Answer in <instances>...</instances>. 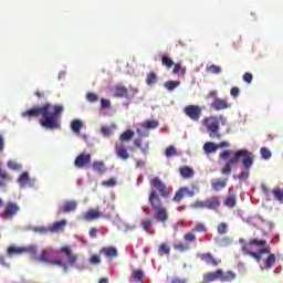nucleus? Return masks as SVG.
<instances>
[{"instance_id": "obj_1", "label": "nucleus", "mask_w": 283, "mask_h": 283, "mask_svg": "<svg viewBox=\"0 0 283 283\" xmlns=\"http://www.w3.org/2000/svg\"><path fill=\"white\" fill-rule=\"evenodd\" d=\"M150 186L153 188L148 196V202L154 212V218L156 219V222L166 224L167 220H169V212L167 211V208L163 206V199L160 198H169L171 196V188H167V185L158 177L150 180Z\"/></svg>"}, {"instance_id": "obj_2", "label": "nucleus", "mask_w": 283, "mask_h": 283, "mask_svg": "<svg viewBox=\"0 0 283 283\" xmlns=\"http://www.w3.org/2000/svg\"><path fill=\"white\" fill-rule=\"evenodd\" d=\"M63 114V105H52L50 103H45L39 107H32L21 113L22 118H39L42 116L40 120L41 127L45 129H61V123H59V118H61Z\"/></svg>"}, {"instance_id": "obj_3", "label": "nucleus", "mask_w": 283, "mask_h": 283, "mask_svg": "<svg viewBox=\"0 0 283 283\" xmlns=\"http://www.w3.org/2000/svg\"><path fill=\"white\" fill-rule=\"evenodd\" d=\"M242 163L243 170L238 175V180L240 182H244V180H249V176L251 175V168L253 167V160H255V155L249 151L248 149H239L234 151L233 156L223 165L221 168V174L223 176H229L233 170V165H238V163Z\"/></svg>"}, {"instance_id": "obj_4", "label": "nucleus", "mask_w": 283, "mask_h": 283, "mask_svg": "<svg viewBox=\"0 0 283 283\" xmlns=\"http://www.w3.org/2000/svg\"><path fill=\"white\" fill-rule=\"evenodd\" d=\"M202 125H205L210 138H222L220 134V118H218V116L205 117Z\"/></svg>"}, {"instance_id": "obj_5", "label": "nucleus", "mask_w": 283, "mask_h": 283, "mask_svg": "<svg viewBox=\"0 0 283 283\" xmlns=\"http://www.w3.org/2000/svg\"><path fill=\"white\" fill-rule=\"evenodd\" d=\"M184 114H186L190 120L198 123L200 116H202V107L199 105H188L184 108Z\"/></svg>"}, {"instance_id": "obj_6", "label": "nucleus", "mask_w": 283, "mask_h": 283, "mask_svg": "<svg viewBox=\"0 0 283 283\" xmlns=\"http://www.w3.org/2000/svg\"><path fill=\"white\" fill-rule=\"evenodd\" d=\"M239 243L241 245V251L249 252V250H253V247H264L266 244V240L254 238L247 242L244 239H239Z\"/></svg>"}, {"instance_id": "obj_7", "label": "nucleus", "mask_w": 283, "mask_h": 283, "mask_svg": "<svg viewBox=\"0 0 283 283\" xmlns=\"http://www.w3.org/2000/svg\"><path fill=\"white\" fill-rule=\"evenodd\" d=\"M19 213V205L9 201L6 205L4 210L0 213V218H7L9 220H12L14 216Z\"/></svg>"}, {"instance_id": "obj_8", "label": "nucleus", "mask_w": 283, "mask_h": 283, "mask_svg": "<svg viewBox=\"0 0 283 283\" xmlns=\"http://www.w3.org/2000/svg\"><path fill=\"white\" fill-rule=\"evenodd\" d=\"M88 165H92V155L82 153L75 158L74 166L77 169H84Z\"/></svg>"}, {"instance_id": "obj_9", "label": "nucleus", "mask_w": 283, "mask_h": 283, "mask_svg": "<svg viewBox=\"0 0 283 283\" xmlns=\"http://www.w3.org/2000/svg\"><path fill=\"white\" fill-rule=\"evenodd\" d=\"M115 154L117 158H120V160H127L129 158V151L127 150V146L123 143H116L115 144Z\"/></svg>"}, {"instance_id": "obj_10", "label": "nucleus", "mask_w": 283, "mask_h": 283, "mask_svg": "<svg viewBox=\"0 0 283 283\" xmlns=\"http://www.w3.org/2000/svg\"><path fill=\"white\" fill-rule=\"evenodd\" d=\"M220 205H222V202L218 196H212L206 199V209H209L210 211H218Z\"/></svg>"}, {"instance_id": "obj_11", "label": "nucleus", "mask_w": 283, "mask_h": 283, "mask_svg": "<svg viewBox=\"0 0 283 283\" xmlns=\"http://www.w3.org/2000/svg\"><path fill=\"white\" fill-rule=\"evenodd\" d=\"M61 253H64L67 258V262L71 266H74L76 264V261L78 260V255L72 253V248L71 247H62L61 248Z\"/></svg>"}, {"instance_id": "obj_12", "label": "nucleus", "mask_w": 283, "mask_h": 283, "mask_svg": "<svg viewBox=\"0 0 283 283\" xmlns=\"http://www.w3.org/2000/svg\"><path fill=\"white\" fill-rule=\"evenodd\" d=\"M211 107L213 109H216V112H220V109H229V107H231V104H229V102H227V99L217 97L211 103Z\"/></svg>"}, {"instance_id": "obj_13", "label": "nucleus", "mask_w": 283, "mask_h": 283, "mask_svg": "<svg viewBox=\"0 0 283 283\" xmlns=\"http://www.w3.org/2000/svg\"><path fill=\"white\" fill-rule=\"evenodd\" d=\"M199 258L202 262H206V264H211L212 266H218V264L222 262L221 260H216L212 253H203L200 254Z\"/></svg>"}, {"instance_id": "obj_14", "label": "nucleus", "mask_w": 283, "mask_h": 283, "mask_svg": "<svg viewBox=\"0 0 283 283\" xmlns=\"http://www.w3.org/2000/svg\"><path fill=\"white\" fill-rule=\"evenodd\" d=\"M102 217H103V213L96 209H91L87 212H85L83 216L86 222H92V220H98V218H102Z\"/></svg>"}, {"instance_id": "obj_15", "label": "nucleus", "mask_w": 283, "mask_h": 283, "mask_svg": "<svg viewBox=\"0 0 283 283\" xmlns=\"http://www.w3.org/2000/svg\"><path fill=\"white\" fill-rule=\"evenodd\" d=\"M101 255H105V258H118V250L114 247H105L99 250Z\"/></svg>"}, {"instance_id": "obj_16", "label": "nucleus", "mask_w": 283, "mask_h": 283, "mask_svg": "<svg viewBox=\"0 0 283 283\" xmlns=\"http://www.w3.org/2000/svg\"><path fill=\"white\" fill-rule=\"evenodd\" d=\"M133 143L137 149H140L142 154H144L145 156H147V154H149V142H146L143 145V139L136 138V139H134Z\"/></svg>"}, {"instance_id": "obj_17", "label": "nucleus", "mask_w": 283, "mask_h": 283, "mask_svg": "<svg viewBox=\"0 0 283 283\" xmlns=\"http://www.w3.org/2000/svg\"><path fill=\"white\" fill-rule=\"evenodd\" d=\"M223 205L228 209H233L238 205V197L235 196V193H229L226 197Z\"/></svg>"}, {"instance_id": "obj_18", "label": "nucleus", "mask_w": 283, "mask_h": 283, "mask_svg": "<svg viewBox=\"0 0 283 283\" xmlns=\"http://www.w3.org/2000/svg\"><path fill=\"white\" fill-rule=\"evenodd\" d=\"M220 275H219V280L220 282H233V280H235L237 274L233 271H222L220 270Z\"/></svg>"}, {"instance_id": "obj_19", "label": "nucleus", "mask_w": 283, "mask_h": 283, "mask_svg": "<svg viewBox=\"0 0 283 283\" xmlns=\"http://www.w3.org/2000/svg\"><path fill=\"white\" fill-rule=\"evenodd\" d=\"M227 180L228 179H213L211 181V189H213V191H222V189H224V187H227Z\"/></svg>"}, {"instance_id": "obj_20", "label": "nucleus", "mask_w": 283, "mask_h": 283, "mask_svg": "<svg viewBox=\"0 0 283 283\" xmlns=\"http://www.w3.org/2000/svg\"><path fill=\"white\" fill-rule=\"evenodd\" d=\"M128 95H129V90H127V87L123 85L115 86L114 96L116 98H127Z\"/></svg>"}, {"instance_id": "obj_21", "label": "nucleus", "mask_w": 283, "mask_h": 283, "mask_svg": "<svg viewBox=\"0 0 283 283\" xmlns=\"http://www.w3.org/2000/svg\"><path fill=\"white\" fill-rule=\"evenodd\" d=\"M179 174L181 178L189 179V178H193V174L196 172L193 171V168L189 166H182L179 168Z\"/></svg>"}, {"instance_id": "obj_22", "label": "nucleus", "mask_w": 283, "mask_h": 283, "mask_svg": "<svg viewBox=\"0 0 283 283\" xmlns=\"http://www.w3.org/2000/svg\"><path fill=\"white\" fill-rule=\"evenodd\" d=\"M160 122L156 120V119H148L145 120L144 123L140 124V127L143 129H157V127H159Z\"/></svg>"}, {"instance_id": "obj_23", "label": "nucleus", "mask_w": 283, "mask_h": 283, "mask_svg": "<svg viewBox=\"0 0 283 283\" xmlns=\"http://www.w3.org/2000/svg\"><path fill=\"white\" fill-rule=\"evenodd\" d=\"M76 207H78V203H76V201H66L61 208V211L62 213H70L72 211H76Z\"/></svg>"}, {"instance_id": "obj_24", "label": "nucleus", "mask_w": 283, "mask_h": 283, "mask_svg": "<svg viewBox=\"0 0 283 283\" xmlns=\"http://www.w3.org/2000/svg\"><path fill=\"white\" fill-rule=\"evenodd\" d=\"M50 255H52V250L51 249H44L42 250L40 256H39V262H42L43 264H50Z\"/></svg>"}, {"instance_id": "obj_25", "label": "nucleus", "mask_w": 283, "mask_h": 283, "mask_svg": "<svg viewBox=\"0 0 283 283\" xmlns=\"http://www.w3.org/2000/svg\"><path fill=\"white\" fill-rule=\"evenodd\" d=\"M65 224H67L65 220L54 222L52 226L49 227V231L50 233H57V231H61L63 227H65Z\"/></svg>"}, {"instance_id": "obj_26", "label": "nucleus", "mask_w": 283, "mask_h": 283, "mask_svg": "<svg viewBox=\"0 0 283 283\" xmlns=\"http://www.w3.org/2000/svg\"><path fill=\"white\" fill-rule=\"evenodd\" d=\"M71 129L73 134H81V129H83V122L81 119H73L71 122Z\"/></svg>"}, {"instance_id": "obj_27", "label": "nucleus", "mask_w": 283, "mask_h": 283, "mask_svg": "<svg viewBox=\"0 0 283 283\" xmlns=\"http://www.w3.org/2000/svg\"><path fill=\"white\" fill-rule=\"evenodd\" d=\"M203 151L205 154H216V151H218V144L213 142H207L203 145Z\"/></svg>"}, {"instance_id": "obj_28", "label": "nucleus", "mask_w": 283, "mask_h": 283, "mask_svg": "<svg viewBox=\"0 0 283 283\" xmlns=\"http://www.w3.org/2000/svg\"><path fill=\"white\" fill-rule=\"evenodd\" d=\"M23 253V248L10 245L7 250V255L9 258H12L13 255H22Z\"/></svg>"}, {"instance_id": "obj_29", "label": "nucleus", "mask_w": 283, "mask_h": 283, "mask_svg": "<svg viewBox=\"0 0 283 283\" xmlns=\"http://www.w3.org/2000/svg\"><path fill=\"white\" fill-rule=\"evenodd\" d=\"M132 138H134V132L132 129H127L119 136V143H129Z\"/></svg>"}, {"instance_id": "obj_30", "label": "nucleus", "mask_w": 283, "mask_h": 283, "mask_svg": "<svg viewBox=\"0 0 283 283\" xmlns=\"http://www.w3.org/2000/svg\"><path fill=\"white\" fill-rule=\"evenodd\" d=\"M154 224V221L151 219H143L140 221V227L144 229V231H146L147 233H154V231H151V227Z\"/></svg>"}, {"instance_id": "obj_31", "label": "nucleus", "mask_w": 283, "mask_h": 283, "mask_svg": "<svg viewBox=\"0 0 283 283\" xmlns=\"http://www.w3.org/2000/svg\"><path fill=\"white\" fill-rule=\"evenodd\" d=\"M92 167L94 171H97V174H105V171H107V168H105V163L103 161H94Z\"/></svg>"}, {"instance_id": "obj_32", "label": "nucleus", "mask_w": 283, "mask_h": 283, "mask_svg": "<svg viewBox=\"0 0 283 283\" xmlns=\"http://www.w3.org/2000/svg\"><path fill=\"white\" fill-rule=\"evenodd\" d=\"M156 83H158V75L156 74V72H149L146 75V84L151 86L156 85Z\"/></svg>"}, {"instance_id": "obj_33", "label": "nucleus", "mask_w": 283, "mask_h": 283, "mask_svg": "<svg viewBox=\"0 0 283 283\" xmlns=\"http://www.w3.org/2000/svg\"><path fill=\"white\" fill-rule=\"evenodd\" d=\"M161 65H164V67H167V70H171V67H174L175 63H174V60H171V57H169V55L164 54V55H161Z\"/></svg>"}, {"instance_id": "obj_34", "label": "nucleus", "mask_w": 283, "mask_h": 283, "mask_svg": "<svg viewBox=\"0 0 283 283\" xmlns=\"http://www.w3.org/2000/svg\"><path fill=\"white\" fill-rule=\"evenodd\" d=\"M4 180H12V177L8 175V172L0 168V189H3L6 187Z\"/></svg>"}, {"instance_id": "obj_35", "label": "nucleus", "mask_w": 283, "mask_h": 283, "mask_svg": "<svg viewBox=\"0 0 283 283\" xmlns=\"http://www.w3.org/2000/svg\"><path fill=\"white\" fill-rule=\"evenodd\" d=\"M169 253H171V247L167 243H161L158 248V255L163 258V255H169Z\"/></svg>"}, {"instance_id": "obj_36", "label": "nucleus", "mask_w": 283, "mask_h": 283, "mask_svg": "<svg viewBox=\"0 0 283 283\" xmlns=\"http://www.w3.org/2000/svg\"><path fill=\"white\" fill-rule=\"evenodd\" d=\"M132 277L135 282H143L145 279V272H143V270H134L132 272Z\"/></svg>"}, {"instance_id": "obj_37", "label": "nucleus", "mask_w": 283, "mask_h": 283, "mask_svg": "<svg viewBox=\"0 0 283 283\" xmlns=\"http://www.w3.org/2000/svg\"><path fill=\"white\" fill-rule=\"evenodd\" d=\"M112 129H116L115 124H113L111 127L109 126H102L101 127L102 136H104L105 138H109V136H112Z\"/></svg>"}, {"instance_id": "obj_38", "label": "nucleus", "mask_w": 283, "mask_h": 283, "mask_svg": "<svg viewBox=\"0 0 283 283\" xmlns=\"http://www.w3.org/2000/svg\"><path fill=\"white\" fill-rule=\"evenodd\" d=\"M49 264H51V266H62V269L67 272V264L64 263L61 259H53L49 261Z\"/></svg>"}, {"instance_id": "obj_39", "label": "nucleus", "mask_w": 283, "mask_h": 283, "mask_svg": "<svg viewBox=\"0 0 283 283\" xmlns=\"http://www.w3.org/2000/svg\"><path fill=\"white\" fill-rule=\"evenodd\" d=\"M206 70L209 72V74H220L222 72V67L216 64L207 65Z\"/></svg>"}, {"instance_id": "obj_40", "label": "nucleus", "mask_w": 283, "mask_h": 283, "mask_svg": "<svg viewBox=\"0 0 283 283\" xmlns=\"http://www.w3.org/2000/svg\"><path fill=\"white\" fill-rule=\"evenodd\" d=\"M275 264V254H270L264 261V269H271Z\"/></svg>"}, {"instance_id": "obj_41", "label": "nucleus", "mask_w": 283, "mask_h": 283, "mask_svg": "<svg viewBox=\"0 0 283 283\" xmlns=\"http://www.w3.org/2000/svg\"><path fill=\"white\" fill-rule=\"evenodd\" d=\"M178 85H180V81H168L165 83V87L169 92H174V90H176V87H178Z\"/></svg>"}, {"instance_id": "obj_42", "label": "nucleus", "mask_w": 283, "mask_h": 283, "mask_svg": "<svg viewBox=\"0 0 283 283\" xmlns=\"http://www.w3.org/2000/svg\"><path fill=\"white\" fill-rule=\"evenodd\" d=\"M18 182L19 185H21L22 187L28 185V182H30V175H28V172H23L22 175H20V177L18 178Z\"/></svg>"}, {"instance_id": "obj_43", "label": "nucleus", "mask_w": 283, "mask_h": 283, "mask_svg": "<svg viewBox=\"0 0 283 283\" xmlns=\"http://www.w3.org/2000/svg\"><path fill=\"white\" fill-rule=\"evenodd\" d=\"M260 154H261V157L264 159V160H269L271 159V156H273V154L271 153V150L266 147H262L260 149Z\"/></svg>"}, {"instance_id": "obj_44", "label": "nucleus", "mask_w": 283, "mask_h": 283, "mask_svg": "<svg viewBox=\"0 0 283 283\" xmlns=\"http://www.w3.org/2000/svg\"><path fill=\"white\" fill-rule=\"evenodd\" d=\"M219 235H224L229 231V226L224 222H221L217 227Z\"/></svg>"}, {"instance_id": "obj_45", "label": "nucleus", "mask_w": 283, "mask_h": 283, "mask_svg": "<svg viewBox=\"0 0 283 283\" xmlns=\"http://www.w3.org/2000/svg\"><path fill=\"white\" fill-rule=\"evenodd\" d=\"M244 253V255H251V258H254V260H256V262H260V260H262V254L259 252H253L252 250H248V251H242Z\"/></svg>"}, {"instance_id": "obj_46", "label": "nucleus", "mask_w": 283, "mask_h": 283, "mask_svg": "<svg viewBox=\"0 0 283 283\" xmlns=\"http://www.w3.org/2000/svg\"><path fill=\"white\" fill-rule=\"evenodd\" d=\"M165 156L167 158H171L172 156H178V150H176V147L168 146L165 151Z\"/></svg>"}, {"instance_id": "obj_47", "label": "nucleus", "mask_w": 283, "mask_h": 283, "mask_svg": "<svg viewBox=\"0 0 283 283\" xmlns=\"http://www.w3.org/2000/svg\"><path fill=\"white\" fill-rule=\"evenodd\" d=\"M175 251H179V253H185V251H189V244L186 243H177L174 245Z\"/></svg>"}, {"instance_id": "obj_48", "label": "nucleus", "mask_w": 283, "mask_h": 283, "mask_svg": "<svg viewBox=\"0 0 283 283\" xmlns=\"http://www.w3.org/2000/svg\"><path fill=\"white\" fill-rule=\"evenodd\" d=\"M86 101L88 103H98V95L96 93L88 92L86 94Z\"/></svg>"}, {"instance_id": "obj_49", "label": "nucleus", "mask_w": 283, "mask_h": 283, "mask_svg": "<svg viewBox=\"0 0 283 283\" xmlns=\"http://www.w3.org/2000/svg\"><path fill=\"white\" fill-rule=\"evenodd\" d=\"M23 253H30L31 255H36V245L22 247Z\"/></svg>"}, {"instance_id": "obj_50", "label": "nucleus", "mask_w": 283, "mask_h": 283, "mask_svg": "<svg viewBox=\"0 0 283 283\" xmlns=\"http://www.w3.org/2000/svg\"><path fill=\"white\" fill-rule=\"evenodd\" d=\"M185 198V192H182V188H179L177 192L175 193L172 201L174 202H180Z\"/></svg>"}, {"instance_id": "obj_51", "label": "nucleus", "mask_w": 283, "mask_h": 283, "mask_svg": "<svg viewBox=\"0 0 283 283\" xmlns=\"http://www.w3.org/2000/svg\"><path fill=\"white\" fill-rule=\"evenodd\" d=\"M9 169H12L13 171H19L21 169V164H18L17 161L10 160L8 161Z\"/></svg>"}, {"instance_id": "obj_52", "label": "nucleus", "mask_w": 283, "mask_h": 283, "mask_svg": "<svg viewBox=\"0 0 283 283\" xmlns=\"http://www.w3.org/2000/svg\"><path fill=\"white\" fill-rule=\"evenodd\" d=\"M193 209H207V200L205 199L203 201L197 200L192 205Z\"/></svg>"}, {"instance_id": "obj_53", "label": "nucleus", "mask_w": 283, "mask_h": 283, "mask_svg": "<svg viewBox=\"0 0 283 283\" xmlns=\"http://www.w3.org/2000/svg\"><path fill=\"white\" fill-rule=\"evenodd\" d=\"M186 242H196V234L193 232H188L184 235Z\"/></svg>"}, {"instance_id": "obj_54", "label": "nucleus", "mask_w": 283, "mask_h": 283, "mask_svg": "<svg viewBox=\"0 0 283 283\" xmlns=\"http://www.w3.org/2000/svg\"><path fill=\"white\" fill-rule=\"evenodd\" d=\"M181 191L184 192V196H188V198H193V196H196V192L187 187H182Z\"/></svg>"}, {"instance_id": "obj_55", "label": "nucleus", "mask_w": 283, "mask_h": 283, "mask_svg": "<svg viewBox=\"0 0 283 283\" xmlns=\"http://www.w3.org/2000/svg\"><path fill=\"white\" fill-rule=\"evenodd\" d=\"M101 107L102 109H109V107H112V102L109 99L102 98Z\"/></svg>"}, {"instance_id": "obj_56", "label": "nucleus", "mask_w": 283, "mask_h": 283, "mask_svg": "<svg viewBox=\"0 0 283 283\" xmlns=\"http://www.w3.org/2000/svg\"><path fill=\"white\" fill-rule=\"evenodd\" d=\"M230 95L232 96V98H238L240 96V88L238 86H233L230 90Z\"/></svg>"}, {"instance_id": "obj_57", "label": "nucleus", "mask_w": 283, "mask_h": 283, "mask_svg": "<svg viewBox=\"0 0 283 283\" xmlns=\"http://www.w3.org/2000/svg\"><path fill=\"white\" fill-rule=\"evenodd\" d=\"M192 231H197L198 233H205L207 231V227L202 223H197Z\"/></svg>"}, {"instance_id": "obj_58", "label": "nucleus", "mask_w": 283, "mask_h": 283, "mask_svg": "<svg viewBox=\"0 0 283 283\" xmlns=\"http://www.w3.org/2000/svg\"><path fill=\"white\" fill-rule=\"evenodd\" d=\"M90 264H101V256H98L97 254L92 255L90 258Z\"/></svg>"}, {"instance_id": "obj_59", "label": "nucleus", "mask_w": 283, "mask_h": 283, "mask_svg": "<svg viewBox=\"0 0 283 283\" xmlns=\"http://www.w3.org/2000/svg\"><path fill=\"white\" fill-rule=\"evenodd\" d=\"M231 156V151L229 150H223L219 154L220 160H227Z\"/></svg>"}, {"instance_id": "obj_60", "label": "nucleus", "mask_w": 283, "mask_h": 283, "mask_svg": "<svg viewBox=\"0 0 283 283\" xmlns=\"http://www.w3.org/2000/svg\"><path fill=\"white\" fill-rule=\"evenodd\" d=\"M231 147V144L229 142H220L217 144V149H227Z\"/></svg>"}, {"instance_id": "obj_61", "label": "nucleus", "mask_w": 283, "mask_h": 283, "mask_svg": "<svg viewBox=\"0 0 283 283\" xmlns=\"http://www.w3.org/2000/svg\"><path fill=\"white\" fill-rule=\"evenodd\" d=\"M243 81H244L245 83H252V82H253V74H251V73H244V74H243Z\"/></svg>"}, {"instance_id": "obj_62", "label": "nucleus", "mask_w": 283, "mask_h": 283, "mask_svg": "<svg viewBox=\"0 0 283 283\" xmlns=\"http://www.w3.org/2000/svg\"><path fill=\"white\" fill-rule=\"evenodd\" d=\"M102 185H103L104 187H114V186L116 185V180H114V179L111 178V179H108V180L103 181Z\"/></svg>"}, {"instance_id": "obj_63", "label": "nucleus", "mask_w": 283, "mask_h": 283, "mask_svg": "<svg viewBox=\"0 0 283 283\" xmlns=\"http://www.w3.org/2000/svg\"><path fill=\"white\" fill-rule=\"evenodd\" d=\"M34 231L41 234H45V233H50V228L40 227V228H35Z\"/></svg>"}, {"instance_id": "obj_64", "label": "nucleus", "mask_w": 283, "mask_h": 283, "mask_svg": "<svg viewBox=\"0 0 283 283\" xmlns=\"http://www.w3.org/2000/svg\"><path fill=\"white\" fill-rule=\"evenodd\" d=\"M171 283H187L186 279L175 277L172 279Z\"/></svg>"}]
</instances>
